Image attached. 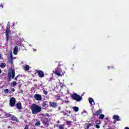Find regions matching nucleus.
Here are the masks:
<instances>
[{
	"instance_id": "3",
	"label": "nucleus",
	"mask_w": 129,
	"mask_h": 129,
	"mask_svg": "<svg viewBox=\"0 0 129 129\" xmlns=\"http://www.w3.org/2000/svg\"><path fill=\"white\" fill-rule=\"evenodd\" d=\"M15 104H16V99L14 97H12L10 100V105L13 107V106H15Z\"/></svg>"
},
{
	"instance_id": "16",
	"label": "nucleus",
	"mask_w": 129,
	"mask_h": 129,
	"mask_svg": "<svg viewBox=\"0 0 129 129\" xmlns=\"http://www.w3.org/2000/svg\"><path fill=\"white\" fill-rule=\"evenodd\" d=\"M48 103H49L48 101H45L42 103V106L43 107H44V106H47V105H48Z\"/></svg>"
},
{
	"instance_id": "1",
	"label": "nucleus",
	"mask_w": 129,
	"mask_h": 129,
	"mask_svg": "<svg viewBox=\"0 0 129 129\" xmlns=\"http://www.w3.org/2000/svg\"><path fill=\"white\" fill-rule=\"evenodd\" d=\"M41 110H42L41 106L35 104H33V114H37V113L41 112Z\"/></svg>"
},
{
	"instance_id": "20",
	"label": "nucleus",
	"mask_w": 129,
	"mask_h": 129,
	"mask_svg": "<svg viewBox=\"0 0 129 129\" xmlns=\"http://www.w3.org/2000/svg\"><path fill=\"white\" fill-rule=\"evenodd\" d=\"M66 124L67 125H71L72 124V121L67 120Z\"/></svg>"
},
{
	"instance_id": "41",
	"label": "nucleus",
	"mask_w": 129,
	"mask_h": 129,
	"mask_svg": "<svg viewBox=\"0 0 129 129\" xmlns=\"http://www.w3.org/2000/svg\"><path fill=\"white\" fill-rule=\"evenodd\" d=\"M18 77H19V76H17L15 78V80H17V79H18Z\"/></svg>"
},
{
	"instance_id": "27",
	"label": "nucleus",
	"mask_w": 129,
	"mask_h": 129,
	"mask_svg": "<svg viewBox=\"0 0 129 129\" xmlns=\"http://www.w3.org/2000/svg\"><path fill=\"white\" fill-rule=\"evenodd\" d=\"M64 126H65V125H64V124H60L59 125V129H64Z\"/></svg>"
},
{
	"instance_id": "32",
	"label": "nucleus",
	"mask_w": 129,
	"mask_h": 129,
	"mask_svg": "<svg viewBox=\"0 0 129 129\" xmlns=\"http://www.w3.org/2000/svg\"><path fill=\"white\" fill-rule=\"evenodd\" d=\"M43 93L44 94H45V95H47V94H48V91H46V90H43Z\"/></svg>"
},
{
	"instance_id": "38",
	"label": "nucleus",
	"mask_w": 129,
	"mask_h": 129,
	"mask_svg": "<svg viewBox=\"0 0 129 129\" xmlns=\"http://www.w3.org/2000/svg\"><path fill=\"white\" fill-rule=\"evenodd\" d=\"M0 7L2 8V9H3L4 8V6H3V4L0 5Z\"/></svg>"
},
{
	"instance_id": "28",
	"label": "nucleus",
	"mask_w": 129,
	"mask_h": 129,
	"mask_svg": "<svg viewBox=\"0 0 129 129\" xmlns=\"http://www.w3.org/2000/svg\"><path fill=\"white\" fill-rule=\"evenodd\" d=\"M12 73V78L14 79L15 78V70H13Z\"/></svg>"
},
{
	"instance_id": "31",
	"label": "nucleus",
	"mask_w": 129,
	"mask_h": 129,
	"mask_svg": "<svg viewBox=\"0 0 129 129\" xmlns=\"http://www.w3.org/2000/svg\"><path fill=\"white\" fill-rule=\"evenodd\" d=\"M4 92L5 93H6V94H8L9 93V89H6L4 90Z\"/></svg>"
},
{
	"instance_id": "15",
	"label": "nucleus",
	"mask_w": 129,
	"mask_h": 129,
	"mask_svg": "<svg viewBox=\"0 0 129 129\" xmlns=\"http://www.w3.org/2000/svg\"><path fill=\"white\" fill-rule=\"evenodd\" d=\"M24 69L25 71H28L30 70V67L28 65H25L24 66Z\"/></svg>"
},
{
	"instance_id": "12",
	"label": "nucleus",
	"mask_w": 129,
	"mask_h": 129,
	"mask_svg": "<svg viewBox=\"0 0 129 129\" xmlns=\"http://www.w3.org/2000/svg\"><path fill=\"white\" fill-rule=\"evenodd\" d=\"M48 118H44L42 120V122L43 124H45V125L48 124Z\"/></svg>"
},
{
	"instance_id": "6",
	"label": "nucleus",
	"mask_w": 129,
	"mask_h": 129,
	"mask_svg": "<svg viewBox=\"0 0 129 129\" xmlns=\"http://www.w3.org/2000/svg\"><path fill=\"white\" fill-rule=\"evenodd\" d=\"M49 106L53 108H56L58 106V103L55 102H49Z\"/></svg>"
},
{
	"instance_id": "8",
	"label": "nucleus",
	"mask_w": 129,
	"mask_h": 129,
	"mask_svg": "<svg viewBox=\"0 0 129 129\" xmlns=\"http://www.w3.org/2000/svg\"><path fill=\"white\" fill-rule=\"evenodd\" d=\"M102 113V111H101V109H99L97 110L95 113H93V115L94 116H98L99 115H100Z\"/></svg>"
},
{
	"instance_id": "14",
	"label": "nucleus",
	"mask_w": 129,
	"mask_h": 129,
	"mask_svg": "<svg viewBox=\"0 0 129 129\" xmlns=\"http://www.w3.org/2000/svg\"><path fill=\"white\" fill-rule=\"evenodd\" d=\"M16 107L17 108H18V109H22V104H21V103H20V102H18L16 104Z\"/></svg>"
},
{
	"instance_id": "40",
	"label": "nucleus",
	"mask_w": 129,
	"mask_h": 129,
	"mask_svg": "<svg viewBox=\"0 0 129 129\" xmlns=\"http://www.w3.org/2000/svg\"><path fill=\"white\" fill-rule=\"evenodd\" d=\"M31 110H32V112H33V106H31Z\"/></svg>"
},
{
	"instance_id": "10",
	"label": "nucleus",
	"mask_w": 129,
	"mask_h": 129,
	"mask_svg": "<svg viewBox=\"0 0 129 129\" xmlns=\"http://www.w3.org/2000/svg\"><path fill=\"white\" fill-rule=\"evenodd\" d=\"M113 119L116 120L117 121H119L121 120L120 117L117 115H114L113 116Z\"/></svg>"
},
{
	"instance_id": "24",
	"label": "nucleus",
	"mask_w": 129,
	"mask_h": 129,
	"mask_svg": "<svg viewBox=\"0 0 129 129\" xmlns=\"http://www.w3.org/2000/svg\"><path fill=\"white\" fill-rule=\"evenodd\" d=\"M90 126H93V124H92L91 123H88L87 124V129L89 128V127H90Z\"/></svg>"
},
{
	"instance_id": "25",
	"label": "nucleus",
	"mask_w": 129,
	"mask_h": 129,
	"mask_svg": "<svg viewBox=\"0 0 129 129\" xmlns=\"http://www.w3.org/2000/svg\"><path fill=\"white\" fill-rule=\"evenodd\" d=\"M41 125V122L39 121L36 122L35 124V125L36 126H39V125Z\"/></svg>"
},
{
	"instance_id": "4",
	"label": "nucleus",
	"mask_w": 129,
	"mask_h": 129,
	"mask_svg": "<svg viewBox=\"0 0 129 129\" xmlns=\"http://www.w3.org/2000/svg\"><path fill=\"white\" fill-rule=\"evenodd\" d=\"M34 98L38 101H41V100H42V95L40 94H35L34 96Z\"/></svg>"
},
{
	"instance_id": "19",
	"label": "nucleus",
	"mask_w": 129,
	"mask_h": 129,
	"mask_svg": "<svg viewBox=\"0 0 129 129\" xmlns=\"http://www.w3.org/2000/svg\"><path fill=\"white\" fill-rule=\"evenodd\" d=\"M73 109H74V111H76V112H77L79 110V108L78 107H73Z\"/></svg>"
},
{
	"instance_id": "26",
	"label": "nucleus",
	"mask_w": 129,
	"mask_h": 129,
	"mask_svg": "<svg viewBox=\"0 0 129 129\" xmlns=\"http://www.w3.org/2000/svg\"><path fill=\"white\" fill-rule=\"evenodd\" d=\"M4 115L5 116V117H9V116H11L10 114L6 112H4Z\"/></svg>"
},
{
	"instance_id": "46",
	"label": "nucleus",
	"mask_w": 129,
	"mask_h": 129,
	"mask_svg": "<svg viewBox=\"0 0 129 129\" xmlns=\"http://www.w3.org/2000/svg\"><path fill=\"white\" fill-rule=\"evenodd\" d=\"M108 69H110V67H108Z\"/></svg>"
},
{
	"instance_id": "23",
	"label": "nucleus",
	"mask_w": 129,
	"mask_h": 129,
	"mask_svg": "<svg viewBox=\"0 0 129 129\" xmlns=\"http://www.w3.org/2000/svg\"><path fill=\"white\" fill-rule=\"evenodd\" d=\"M0 66L1 68H5L6 67V63L3 62L1 64Z\"/></svg>"
},
{
	"instance_id": "35",
	"label": "nucleus",
	"mask_w": 129,
	"mask_h": 129,
	"mask_svg": "<svg viewBox=\"0 0 129 129\" xmlns=\"http://www.w3.org/2000/svg\"><path fill=\"white\" fill-rule=\"evenodd\" d=\"M34 86L36 88H38L39 87V86L38 85V84H34Z\"/></svg>"
},
{
	"instance_id": "29",
	"label": "nucleus",
	"mask_w": 129,
	"mask_h": 129,
	"mask_svg": "<svg viewBox=\"0 0 129 129\" xmlns=\"http://www.w3.org/2000/svg\"><path fill=\"white\" fill-rule=\"evenodd\" d=\"M11 85H13V87H15L17 85V82H13L12 84Z\"/></svg>"
},
{
	"instance_id": "44",
	"label": "nucleus",
	"mask_w": 129,
	"mask_h": 129,
	"mask_svg": "<svg viewBox=\"0 0 129 129\" xmlns=\"http://www.w3.org/2000/svg\"><path fill=\"white\" fill-rule=\"evenodd\" d=\"M57 123H60V121L58 120L57 121Z\"/></svg>"
},
{
	"instance_id": "21",
	"label": "nucleus",
	"mask_w": 129,
	"mask_h": 129,
	"mask_svg": "<svg viewBox=\"0 0 129 129\" xmlns=\"http://www.w3.org/2000/svg\"><path fill=\"white\" fill-rule=\"evenodd\" d=\"M56 100H62V99H61V95H60V94L56 95Z\"/></svg>"
},
{
	"instance_id": "17",
	"label": "nucleus",
	"mask_w": 129,
	"mask_h": 129,
	"mask_svg": "<svg viewBox=\"0 0 129 129\" xmlns=\"http://www.w3.org/2000/svg\"><path fill=\"white\" fill-rule=\"evenodd\" d=\"M11 119H12V120H13V121H16L18 122V118L17 117H16V116H12Z\"/></svg>"
},
{
	"instance_id": "49",
	"label": "nucleus",
	"mask_w": 129,
	"mask_h": 129,
	"mask_svg": "<svg viewBox=\"0 0 129 129\" xmlns=\"http://www.w3.org/2000/svg\"><path fill=\"white\" fill-rule=\"evenodd\" d=\"M33 81H36L35 80H34Z\"/></svg>"
},
{
	"instance_id": "47",
	"label": "nucleus",
	"mask_w": 129,
	"mask_h": 129,
	"mask_svg": "<svg viewBox=\"0 0 129 129\" xmlns=\"http://www.w3.org/2000/svg\"><path fill=\"white\" fill-rule=\"evenodd\" d=\"M2 73V70L0 69V74Z\"/></svg>"
},
{
	"instance_id": "22",
	"label": "nucleus",
	"mask_w": 129,
	"mask_h": 129,
	"mask_svg": "<svg viewBox=\"0 0 129 129\" xmlns=\"http://www.w3.org/2000/svg\"><path fill=\"white\" fill-rule=\"evenodd\" d=\"M104 115L103 114H102L100 115L99 118V119H103L104 118Z\"/></svg>"
},
{
	"instance_id": "43",
	"label": "nucleus",
	"mask_w": 129,
	"mask_h": 129,
	"mask_svg": "<svg viewBox=\"0 0 129 129\" xmlns=\"http://www.w3.org/2000/svg\"><path fill=\"white\" fill-rule=\"evenodd\" d=\"M0 59H2V54H0Z\"/></svg>"
},
{
	"instance_id": "34",
	"label": "nucleus",
	"mask_w": 129,
	"mask_h": 129,
	"mask_svg": "<svg viewBox=\"0 0 129 129\" xmlns=\"http://www.w3.org/2000/svg\"><path fill=\"white\" fill-rule=\"evenodd\" d=\"M28 128H29V125H26L24 129H28Z\"/></svg>"
},
{
	"instance_id": "50",
	"label": "nucleus",
	"mask_w": 129,
	"mask_h": 129,
	"mask_svg": "<svg viewBox=\"0 0 129 129\" xmlns=\"http://www.w3.org/2000/svg\"><path fill=\"white\" fill-rule=\"evenodd\" d=\"M36 81L37 82V81H38L36 80Z\"/></svg>"
},
{
	"instance_id": "9",
	"label": "nucleus",
	"mask_w": 129,
	"mask_h": 129,
	"mask_svg": "<svg viewBox=\"0 0 129 129\" xmlns=\"http://www.w3.org/2000/svg\"><path fill=\"white\" fill-rule=\"evenodd\" d=\"M6 41L8 42L10 38V30L8 29H6Z\"/></svg>"
},
{
	"instance_id": "37",
	"label": "nucleus",
	"mask_w": 129,
	"mask_h": 129,
	"mask_svg": "<svg viewBox=\"0 0 129 129\" xmlns=\"http://www.w3.org/2000/svg\"><path fill=\"white\" fill-rule=\"evenodd\" d=\"M11 90H12V92H15V89L14 88H12L11 89Z\"/></svg>"
},
{
	"instance_id": "13",
	"label": "nucleus",
	"mask_w": 129,
	"mask_h": 129,
	"mask_svg": "<svg viewBox=\"0 0 129 129\" xmlns=\"http://www.w3.org/2000/svg\"><path fill=\"white\" fill-rule=\"evenodd\" d=\"M18 46H15L14 48V51H13V54L14 55H17L18 54Z\"/></svg>"
},
{
	"instance_id": "48",
	"label": "nucleus",
	"mask_w": 129,
	"mask_h": 129,
	"mask_svg": "<svg viewBox=\"0 0 129 129\" xmlns=\"http://www.w3.org/2000/svg\"><path fill=\"white\" fill-rule=\"evenodd\" d=\"M33 51H34V52H35V51H36V49H33Z\"/></svg>"
},
{
	"instance_id": "42",
	"label": "nucleus",
	"mask_w": 129,
	"mask_h": 129,
	"mask_svg": "<svg viewBox=\"0 0 129 129\" xmlns=\"http://www.w3.org/2000/svg\"><path fill=\"white\" fill-rule=\"evenodd\" d=\"M124 129H129V127H125L124 128Z\"/></svg>"
},
{
	"instance_id": "2",
	"label": "nucleus",
	"mask_w": 129,
	"mask_h": 129,
	"mask_svg": "<svg viewBox=\"0 0 129 129\" xmlns=\"http://www.w3.org/2000/svg\"><path fill=\"white\" fill-rule=\"evenodd\" d=\"M72 98L76 101H81L82 100V97L81 96L78 95L77 93H74L72 96Z\"/></svg>"
},
{
	"instance_id": "18",
	"label": "nucleus",
	"mask_w": 129,
	"mask_h": 129,
	"mask_svg": "<svg viewBox=\"0 0 129 129\" xmlns=\"http://www.w3.org/2000/svg\"><path fill=\"white\" fill-rule=\"evenodd\" d=\"M89 103L91 104V105H92V103L94 102V100H93V99H92V98H89Z\"/></svg>"
},
{
	"instance_id": "30",
	"label": "nucleus",
	"mask_w": 129,
	"mask_h": 129,
	"mask_svg": "<svg viewBox=\"0 0 129 129\" xmlns=\"http://www.w3.org/2000/svg\"><path fill=\"white\" fill-rule=\"evenodd\" d=\"M95 123H96V124H100V120H96L95 121Z\"/></svg>"
},
{
	"instance_id": "45",
	"label": "nucleus",
	"mask_w": 129,
	"mask_h": 129,
	"mask_svg": "<svg viewBox=\"0 0 129 129\" xmlns=\"http://www.w3.org/2000/svg\"><path fill=\"white\" fill-rule=\"evenodd\" d=\"M75 48H76V47H75V46H74V47H73V49H75Z\"/></svg>"
},
{
	"instance_id": "11",
	"label": "nucleus",
	"mask_w": 129,
	"mask_h": 129,
	"mask_svg": "<svg viewBox=\"0 0 129 129\" xmlns=\"http://www.w3.org/2000/svg\"><path fill=\"white\" fill-rule=\"evenodd\" d=\"M9 63L11 64V65H13V55L12 54H10V57L8 59Z\"/></svg>"
},
{
	"instance_id": "5",
	"label": "nucleus",
	"mask_w": 129,
	"mask_h": 129,
	"mask_svg": "<svg viewBox=\"0 0 129 129\" xmlns=\"http://www.w3.org/2000/svg\"><path fill=\"white\" fill-rule=\"evenodd\" d=\"M36 73H37L38 76L40 78H43V77H44V76H45V75H44V72L42 71L41 70H37L36 71Z\"/></svg>"
},
{
	"instance_id": "33",
	"label": "nucleus",
	"mask_w": 129,
	"mask_h": 129,
	"mask_svg": "<svg viewBox=\"0 0 129 129\" xmlns=\"http://www.w3.org/2000/svg\"><path fill=\"white\" fill-rule=\"evenodd\" d=\"M99 124H96V127L97 128H100V126H99V125H98Z\"/></svg>"
},
{
	"instance_id": "39",
	"label": "nucleus",
	"mask_w": 129,
	"mask_h": 129,
	"mask_svg": "<svg viewBox=\"0 0 129 129\" xmlns=\"http://www.w3.org/2000/svg\"><path fill=\"white\" fill-rule=\"evenodd\" d=\"M52 79H53V78H50V79L49 80V82H51V80H52Z\"/></svg>"
},
{
	"instance_id": "36",
	"label": "nucleus",
	"mask_w": 129,
	"mask_h": 129,
	"mask_svg": "<svg viewBox=\"0 0 129 129\" xmlns=\"http://www.w3.org/2000/svg\"><path fill=\"white\" fill-rule=\"evenodd\" d=\"M63 115H67V116H69V115H68V114H67L66 112H63Z\"/></svg>"
},
{
	"instance_id": "7",
	"label": "nucleus",
	"mask_w": 129,
	"mask_h": 129,
	"mask_svg": "<svg viewBox=\"0 0 129 129\" xmlns=\"http://www.w3.org/2000/svg\"><path fill=\"white\" fill-rule=\"evenodd\" d=\"M59 66H61V64H60V63L58 64L57 68L55 69V72L53 71V73H54L55 75H57V76H61V74L58 70V69L59 68Z\"/></svg>"
}]
</instances>
